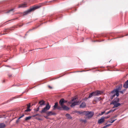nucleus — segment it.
<instances>
[{"instance_id":"nucleus-1","label":"nucleus","mask_w":128,"mask_h":128,"mask_svg":"<svg viewBox=\"0 0 128 128\" xmlns=\"http://www.w3.org/2000/svg\"><path fill=\"white\" fill-rule=\"evenodd\" d=\"M122 87V85L121 84L119 86H118L116 87L111 92L112 95L110 96V98L111 100L113 99L114 97L116 96L117 97H118L119 95V92L122 94H124V92L122 90L120 91Z\"/></svg>"},{"instance_id":"nucleus-2","label":"nucleus","mask_w":128,"mask_h":128,"mask_svg":"<svg viewBox=\"0 0 128 128\" xmlns=\"http://www.w3.org/2000/svg\"><path fill=\"white\" fill-rule=\"evenodd\" d=\"M59 103L61 107L59 106L58 108V110H63L66 111H68L70 110L69 108L64 104V98H61L59 101Z\"/></svg>"},{"instance_id":"nucleus-3","label":"nucleus","mask_w":128,"mask_h":128,"mask_svg":"<svg viewBox=\"0 0 128 128\" xmlns=\"http://www.w3.org/2000/svg\"><path fill=\"white\" fill-rule=\"evenodd\" d=\"M42 4H41L39 5L36 6H35L33 7L30 8L24 12L23 13V15H26L32 11L40 8L42 6Z\"/></svg>"},{"instance_id":"nucleus-4","label":"nucleus","mask_w":128,"mask_h":128,"mask_svg":"<svg viewBox=\"0 0 128 128\" xmlns=\"http://www.w3.org/2000/svg\"><path fill=\"white\" fill-rule=\"evenodd\" d=\"M50 108V106L49 105V103L48 102L46 104V106L40 112L42 114L46 113V111L49 110Z\"/></svg>"},{"instance_id":"nucleus-5","label":"nucleus","mask_w":128,"mask_h":128,"mask_svg":"<svg viewBox=\"0 0 128 128\" xmlns=\"http://www.w3.org/2000/svg\"><path fill=\"white\" fill-rule=\"evenodd\" d=\"M101 91L100 90H96L94 92H93L90 93L88 96V98H90L93 96H98L100 94Z\"/></svg>"},{"instance_id":"nucleus-6","label":"nucleus","mask_w":128,"mask_h":128,"mask_svg":"<svg viewBox=\"0 0 128 128\" xmlns=\"http://www.w3.org/2000/svg\"><path fill=\"white\" fill-rule=\"evenodd\" d=\"M85 114L88 118H92L94 115V112L91 111H84Z\"/></svg>"},{"instance_id":"nucleus-7","label":"nucleus","mask_w":128,"mask_h":128,"mask_svg":"<svg viewBox=\"0 0 128 128\" xmlns=\"http://www.w3.org/2000/svg\"><path fill=\"white\" fill-rule=\"evenodd\" d=\"M119 100L120 99L118 97H116L112 100V102L110 103V104H116V103L119 102Z\"/></svg>"},{"instance_id":"nucleus-8","label":"nucleus","mask_w":128,"mask_h":128,"mask_svg":"<svg viewBox=\"0 0 128 128\" xmlns=\"http://www.w3.org/2000/svg\"><path fill=\"white\" fill-rule=\"evenodd\" d=\"M38 104H40V107H42V106L45 105V102L42 100L39 102Z\"/></svg>"},{"instance_id":"nucleus-9","label":"nucleus","mask_w":128,"mask_h":128,"mask_svg":"<svg viewBox=\"0 0 128 128\" xmlns=\"http://www.w3.org/2000/svg\"><path fill=\"white\" fill-rule=\"evenodd\" d=\"M105 118L104 117H101V118L98 120V122L99 124H101L104 122L105 121Z\"/></svg>"},{"instance_id":"nucleus-10","label":"nucleus","mask_w":128,"mask_h":128,"mask_svg":"<svg viewBox=\"0 0 128 128\" xmlns=\"http://www.w3.org/2000/svg\"><path fill=\"white\" fill-rule=\"evenodd\" d=\"M46 114L48 116H50L52 115H55L56 114L52 111H50L46 112Z\"/></svg>"},{"instance_id":"nucleus-11","label":"nucleus","mask_w":128,"mask_h":128,"mask_svg":"<svg viewBox=\"0 0 128 128\" xmlns=\"http://www.w3.org/2000/svg\"><path fill=\"white\" fill-rule=\"evenodd\" d=\"M27 6L26 3H24L20 5L18 7V8H24Z\"/></svg>"},{"instance_id":"nucleus-12","label":"nucleus","mask_w":128,"mask_h":128,"mask_svg":"<svg viewBox=\"0 0 128 128\" xmlns=\"http://www.w3.org/2000/svg\"><path fill=\"white\" fill-rule=\"evenodd\" d=\"M123 86L126 88H128V80L124 83Z\"/></svg>"},{"instance_id":"nucleus-13","label":"nucleus","mask_w":128,"mask_h":128,"mask_svg":"<svg viewBox=\"0 0 128 128\" xmlns=\"http://www.w3.org/2000/svg\"><path fill=\"white\" fill-rule=\"evenodd\" d=\"M86 104L84 102H82L80 105V108H84L86 106Z\"/></svg>"},{"instance_id":"nucleus-14","label":"nucleus","mask_w":128,"mask_h":128,"mask_svg":"<svg viewBox=\"0 0 128 128\" xmlns=\"http://www.w3.org/2000/svg\"><path fill=\"white\" fill-rule=\"evenodd\" d=\"M122 104H120V103H119L118 102L116 104H112L114 105V106L112 107V108H115L119 106H120Z\"/></svg>"},{"instance_id":"nucleus-15","label":"nucleus","mask_w":128,"mask_h":128,"mask_svg":"<svg viewBox=\"0 0 128 128\" xmlns=\"http://www.w3.org/2000/svg\"><path fill=\"white\" fill-rule=\"evenodd\" d=\"M58 106V102H56L54 103V105L53 106V109L54 110H55L56 109H58V107L59 106Z\"/></svg>"},{"instance_id":"nucleus-16","label":"nucleus","mask_w":128,"mask_h":128,"mask_svg":"<svg viewBox=\"0 0 128 128\" xmlns=\"http://www.w3.org/2000/svg\"><path fill=\"white\" fill-rule=\"evenodd\" d=\"M101 100L100 97H95L94 99V101L95 102H98Z\"/></svg>"},{"instance_id":"nucleus-17","label":"nucleus","mask_w":128,"mask_h":128,"mask_svg":"<svg viewBox=\"0 0 128 128\" xmlns=\"http://www.w3.org/2000/svg\"><path fill=\"white\" fill-rule=\"evenodd\" d=\"M6 126V125L4 123H0V128H4Z\"/></svg>"},{"instance_id":"nucleus-18","label":"nucleus","mask_w":128,"mask_h":128,"mask_svg":"<svg viewBox=\"0 0 128 128\" xmlns=\"http://www.w3.org/2000/svg\"><path fill=\"white\" fill-rule=\"evenodd\" d=\"M79 104H77L76 103V102H74L73 103H72L70 106L72 107H73L74 106L76 105H78Z\"/></svg>"},{"instance_id":"nucleus-19","label":"nucleus","mask_w":128,"mask_h":128,"mask_svg":"<svg viewBox=\"0 0 128 128\" xmlns=\"http://www.w3.org/2000/svg\"><path fill=\"white\" fill-rule=\"evenodd\" d=\"M66 116L67 118L68 119H71L72 118V116H70V114H66Z\"/></svg>"},{"instance_id":"nucleus-20","label":"nucleus","mask_w":128,"mask_h":128,"mask_svg":"<svg viewBox=\"0 0 128 128\" xmlns=\"http://www.w3.org/2000/svg\"><path fill=\"white\" fill-rule=\"evenodd\" d=\"M32 118V116H30L28 117H27L25 118V119L24 120L25 121H27L28 120H30Z\"/></svg>"},{"instance_id":"nucleus-21","label":"nucleus","mask_w":128,"mask_h":128,"mask_svg":"<svg viewBox=\"0 0 128 128\" xmlns=\"http://www.w3.org/2000/svg\"><path fill=\"white\" fill-rule=\"evenodd\" d=\"M76 98H72L71 100V101H70L69 102H68V104H72V101H74V100H76Z\"/></svg>"},{"instance_id":"nucleus-22","label":"nucleus","mask_w":128,"mask_h":128,"mask_svg":"<svg viewBox=\"0 0 128 128\" xmlns=\"http://www.w3.org/2000/svg\"><path fill=\"white\" fill-rule=\"evenodd\" d=\"M31 110V109H30L29 108H27V109L25 110L24 112L25 113L26 112H30Z\"/></svg>"},{"instance_id":"nucleus-23","label":"nucleus","mask_w":128,"mask_h":128,"mask_svg":"<svg viewBox=\"0 0 128 128\" xmlns=\"http://www.w3.org/2000/svg\"><path fill=\"white\" fill-rule=\"evenodd\" d=\"M15 98V97H12L11 98L10 100H8L7 101V102H10L11 101L13 100Z\"/></svg>"},{"instance_id":"nucleus-24","label":"nucleus","mask_w":128,"mask_h":128,"mask_svg":"<svg viewBox=\"0 0 128 128\" xmlns=\"http://www.w3.org/2000/svg\"><path fill=\"white\" fill-rule=\"evenodd\" d=\"M116 120V119H115V120H111L110 121H108V122H109L110 123H112L114 122V121H115Z\"/></svg>"},{"instance_id":"nucleus-25","label":"nucleus","mask_w":128,"mask_h":128,"mask_svg":"<svg viewBox=\"0 0 128 128\" xmlns=\"http://www.w3.org/2000/svg\"><path fill=\"white\" fill-rule=\"evenodd\" d=\"M36 119L37 120H42V119L38 117H36Z\"/></svg>"},{"instance_id":"nucleus-26","label":"nucleus","mask_w":128,"mask_h":128,"mask_svg":"<svg viewBox=\"0 0 128 128\" xmlns=\"http://www.w3.org/2000/svg\"><path fill=\"white\" fill-rule=\"evenodd\" d=\"M112 112H111V110H110L109 111H108V112H106V114H105L106 115H107L108 114H109V113H110Z\"/></svg>"},{"instance_id":"nucleus-27","label":"nucleus","mask_w":128,"mask_h":128,"mask_svg":"<svg viewBox=\"0 0 128 128\" xmlns=\"http://www.w3.org/2000/svg\"><path fill=\"white\" fill-rule=\"evenodd\" d=\"M41 116V115H40L39 114H36L35 115H34L33 116H32V117H34L36 116Z\"/></svg>"},{"instance_id":"nucleus-28","label":"nucleus","mask_w":128,"mask_h":128,"mask_svg":"<svg viewBox=\"0 0 128 128\" xmlns=\"http://www.w3.org/2000/svg\"><path fill=\"white\" fill-rule=\"evenodd\" d=\"M24 114H23L22 115L20 116L18 118H19V119H20V118H22V117L24 116Z\"/></svg>"},{"instance_id":"nucleus-29","label":"nucleus","mask_w":128,"mask_h":128,"mask_svg":"<svg viewBox=\"0 0 128 128\" xmlns=\"http://www.w3.org/2000/svg\"><path fill=\"white\" fill-rule=\"evenodd\" d=\"M76 104H79L81 102V101H77L76 102Z\"/></svg>"},{"instance_id":"nucleus-30","label":"nucleus","mask_w":128,"mask_h":128,"mask_svg":"<svg viewBox=\"0 0 128 128\" xmlns=\"http://www.w3.org/2000/svg\"><path fill=\"white\" fill-rule=\"evenodd\" d=\"M88 98H88H84L83 100H87L88 99V98Z\"/></svg>"},{"instance_id":"nucleus-31","label":"nucleus","mask_w":128,"mask_h":128,"mask_svg":"<svg viewBox=\"0 0 128 128\" xmlns=\"http://www.w3.org/2000/svg\"><path fill=\"white\" fill-rule=\"evenodd\" d=\"M30 104H27V108H30Z\"/></svg>"},{"instance_id":"nucleus-32","label":"nucleus","mask_w":128,"mask_h":128,"mask_svg":"<svg viewBox=\"0 0 128 128\" xmlns=\"http://www.w3.org/2000/svg\"><path fill=\"white\" fill-rule=\"evenodd\" d=\"M105 112V111H104L103 112H101V113L100 114V115H103Z\"/></svg>"},{"instance_id":"nucleus-33","label":"nucleus","mask_w":128,"mask_h":128,"mask_svg":"<svg viewBox=\"0 0 128 128\" xmlns=\"http://www.w3.org/2000/svg\"><path fill=\"white\" fill-rule=\"evenodd\" d=\"M14 10V9H11L9 10H8V11L7 12V13H9L11 11H12V10Z\"/></svg>"},{"instance_id":"nucleus-34","label":"nucleus","mask_w":128,"mask_h":128,"mask_svg":"<svg viewBox=\"0 0 128 128\" xmlns=\"http://www.w3.org/2000/svg\"><path fill=\"white\" fill-rule=\"evenodd\" d=\"M20 120V119H19L18 118V120H16V123L17 124L18 123V122H19V120Z\"/></svg>"},{"instance_id":"nucleus-35","label":"nucleus","mask_w":128,"mask_h":128,"mask_svg":"<svg viewBox=\"0 0 128 128\" xmlns=\"http://www.w3.org/2000/svg\"><path fill=\"white\" fill-rule=\"evenodd\" d=\"M78 113L80 114H82L83 113H84V112H81L80 111H78Z\"/></svg>"},{"instance_id":"nucleus-36","label":"nucleus","mask_w":128,"mask_h":128,"mask_svg":"<svg viewBox=\"0 0 128 128\" xmlns=\"http://www.w3.org/2000/svg\"><path fill=\"white\" fill-rule=\"evenodd\" d=\"M111 125H112V124H108L106 125V127H108V126H110Z\"/></svg>"},{"instance_id":"nucleus-37","label":"nucleus","mask_w":128,"mask_h":128,"mask_svg":"<svg viewBox=\"0 0 128 128\" xmlns=\"http://www.w3.org/2000/svg\"><path fill=\"white\" fill-rule=\"evenodd\" d=\"M40 107V106H38V107H37V110L38 111H39V108Z\"/></svg>"},{"instance_id":"nucleus-38","label":"nucleus","mask_w":128,"mask_h":128,"mask_svg":"<svg viewBox=\"0 0 128 128\" xmlns=\"http://www.w3.org/2000/svg\"><path fill=\"white\" fill-rule=\"evenodd\" d=\"M110 117V116H107L106 117H104L105 118H109Z\"/></svg>"},{"instance_id":"nucleus-39","label":"nucleus","mask_w":128,"mask_h":128,"mask_svg":"<svg viewBox=\"0 0 128 128\" xmlns=\"http://www.w3.org/2000/svg\"><path fill=\"white\" fill-rule=\"evenodd\" d=\"M116 110V109H114L113 110H111V112H113Z\"/></svg>"},{"instance_id":"nucleus-40","label":"nucleus","mask_w":128,"mask_h":128,"mask_svg":"<svg viewBox=\"0 0 128 128\" xmlns=\"http://www.w3.org/2000/svg\"><path fill=\"white\" fill-rule=\"evenodd\" d=\"M44 116V118H46L47 119H48V116Z\"/></svg>"},{"instance_id":"nucleus-41","label":"nucleus","mask_w":128,"mask_h":128,"mask_svg":"<svg viewBox=\"0 0 128 128\" xmlns=\"http://www.w3.org/2000/svg\"><path fill=\"white\" fill-rule=\"evenodd\" d=\"M34 111H35V112H38V111H38L37 110V109H34Z\"/></svg>"},{"instance_id":"nucleus-42","label":"nucleus","mask_w":128,"mask_h":128,"mask_svg":"<svg viewBox=\"0 0 128 128\" xmlns=\"http://www.w3.org/2000/svg\"><path fill=\"white\" fill-rule=\"evenodd\" d=\"M84 71H78L76 72H82Z\"/></svg>"},{"instance_id":"nucleus-43","label":"nucleus","mask_w":128,"mask_h":128,"mask_svg":"<svg viewBox=\"0 0 128 128\" xmlns=\"http://www.w3.org/2000/svg\"><path fill=\"white\" fill-rule=\"evenodd\" d=\"M117 116L116 115H115L114 117H113V118H116L117 117Z\"/></svg>"},{"instance_id":"nucleus-44","label":"nucleus","mask_w":128,"mask_h":128,"mask_svg":"<svg viewBox=\"0 0 128 128\" xmlns=\"http://www.w3.org/2000/svg\"><path fill=\"white\" fill-rule=\"evenodd\" d=\"M68 102V101L67 100H64V103H66Z\"/></svg>"},{"instance_id":"nucleus-45","label":"nucleus","mask_w":128,"mask_h":128,"mask_svg":"<svg viewBox=\"0 0 128 128\" xmlns=\"http://www.w3.org/2000/svg\"><path fill=\"white\" fill-rule=\"evenodd\" d=\"M8 76L9 77H10L12 76V75L11 74H9L8 75Z\"/></svg>"},{"instance_id":"nucleus-46","label":"nucleus","mask_w":128,"mask_h":128,"mask_svg":"<svg viewBox=\"0 0 128 128\" xmlns=\"http://www.w3.org/2000/svg\"><path fill=\"white\" fill-rule=\"evenodd\" d=\"M106 127H107L106 126H104V127H103L102 128H106Z\"/></svg>"},{"instance_id":"nucleus-47","label":"nucleus","mask_w":128,"mask_h":128,"mask_svg":"<svg viewBox=\"0 0 128 128\" xmlns=\"http://www.w3.org/2000/svg\"><path fill=\"white\" fill-rule=\"evenodd\" d=\"M126 90V89H123V90H122V91H123V92H124V91H125V90Z\"/></svg>"},{"instance_id":"nucleus-48","label":"nucleus","mask_w":128,"mask_h":128,"mask_svg":"<svg viewBox=\"0 0 128 128\" xmlns=\"http://www.w3.org/2000/svg\"><path fill=\"white\" fill-rule=\"evenodd\" d=\"M6 66V67H10V66Z\"/></svg>"},{"instance_id":"nucleus-49","label":"nucleus","mask_w":128,"mask_h":128,"mask_svg":"<svg viewBox=\"0 0 128 128\" xmlns=\"http://www.w3.org/2000/svg\"><path fill=\"white\" fill-rule=\"evenodd\" d=\"M48 87H49V88H52V87H51L50 86H48Z\"/></svg>"},{"instance_id":"nucleus-50","label":"nucleus","mask_w":128,"mask_h":128,"mask_svg":"<svg viewBox=\"0 0 128 128\" xmlns=\"http://www.w3.org/2000/svg\"><path fill=\"white\" fill-rule=\"evenodd\" d=\"M128 34H126V35H125V36H128Z\"/></svg>"},{"instance_id":"nucleus-51","label":"nucleus","mask_w":128,"mask_h":128,"mask_svg":"<svg viewBox=\"0 0 128 128\" xmlns=\"http://www.w3.org/2000/svg\"><path fill=\"white\" fill-rule=\"evenodd\" d=\"M35 28H33L32 30H33V29H35Z\"/></svg>"},{"instance_id":"nucleus-52","label":"nucleus","mask_w":128,"mask_h":128,"mask_svg":"<svg viewBox=\"0 0 128 128\" xmlns=\"http://www.w3.org/2000/svg\"><path fill=\"white\" fill-rule=\"evenodd\" d=\"M29 30V31L31 30Z\"/></svg>"},{"instance_id":"nucleus-53","label":"nucleus","mask_w":128,"mask_h":128,"mask_svg":"<svg viewBox=\"0 0 128 128\" xmlns=\"http://www.w3.org/2000/svg\"><path fill=\"white\" fill-rule=\"evenodd\" d=\"M9 20L8 21L11 20Z\"/></svg>"},{"instance_id":"nucleus-54","label":"nucleus","mask_w":128,"mask_h":128,"mask_svg":"<svg viewBox=\"0 0 128 128\" xmlns=\"http://www.w3.org/2000/svg\"><path fill=\"white\" fill-rule=\"evenodd\" d=\"M107 124V123H106L105 124Z\"/></svg>"}]
</instances>
